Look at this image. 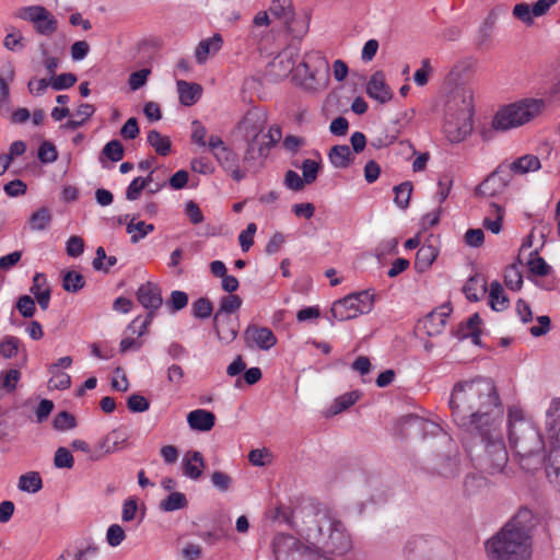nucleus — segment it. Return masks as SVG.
Instances as JSON below:
<instances>
[{"mask_svg": "<svg viewBox=\"0 0 560 560\" xmlns=\"http://www.w3.org/2000/svg\"><path fill=\"white\" fill-rule=\"evenodd\" d=\"M454 422L481 438L485 448L483 464L491 474L503 470L508 452L500 430L503 409L489 380L474 378L454 385L450 401Z\"/></svg>", "mask_w": 560, "mask_h": 560, "instance_id": "1", "label": "nucleus"}, {"mask_svg": "<svg viewBox=\"0 0 560 560\" xmlns=\"http://www.w3.org/2000/svg\"><path fill=\"white\" fill-rule=\"evenodd\" d=\"M303 535L312 546L313 556L326 560H341L353 548L351 535L343 523L327 510L317 511L307 521Z\"/></svg>", "mask_w": 560, "mask_h": 560, "instance_id": "2", "label": "nucleus"}, {"mask_svg": "<svg viewBox=\"0 0 560 560\" xmlns=\"http://www.w3.org/2000/svg\"><path fill=\"white\" fill-rule=\"evenodd\" d=\"M532 512L522 509L494 536L486 542L489 560H530Z\"/></svg>", "mask_w": 560, "mask_h": 560, "instance_id": "3", "label": "nucleus"}, {"mask_svg": "<svg viewBox=\"0 0 560 560\" xmlns=\"http://www.w3.org/2000/svg\"><path fill=\"white\" fill-rule=\"evenodd\" d=\"M509 422V442L515 455L520 457L521 465L529 469L524 464L525 459L540 463V452L544 448L541 435L534 423L524 417L523 410L517 406H511L508 409Z\"/></svg>", "mask_w": 560, "mask_h": 560, "instance_id": "4", "label": "nucleus"}, {"mask_svg": "<svg viewBox=\"0 0 560 560\" xmlns=\"http://www.w3.org/2000/svg\"><path fill=\"white\" fill-rule=\"evenodd\" d=\"M472 92L457 88L446 103L443 132L451 143L464 141L472 130Z\"/></svg>", "mask_w": 560, "mask_h": 560, "instance_id": "5", "label": "nucleus"}, {"mask_svg": "<svg viewBox=\"0 0 560 560\" xmlns=\"http://www.w3.org/2000/svg\"><path fill=\"white\" fill-rule=\"evenodd\" d=\"M546 102L542 98L526 97L502 106L493 117L492 127L506 131L528 124L544 112Z\"/></svg>", "mask_w": 560, "mask_h": 560, "instance_id": "6", "label": "nucleus"}, {"mask_svg": "<svg viewBox=\"0 0 560 560\" xmlns=\"http://www.w3.org/2000/svg\"><path fill=\"white\" fill-rule=\"evenodd\" d=\"M266 124V114L261 109L253 107L245 113L233 128L232 136L247 144L246 155H250L256 151L259 139H262V142H265V139L269 137V135H264Z\"/></svg>", "mask_w": 560, "mask_h": 560, "instance_id": "7", "label": "nucleus"}, {"mask_svg": "<svg viewBox=\"0 0 560 560\" xmlns=\"http://www.w3.org/2000/svg\"><path fill=\"white\" fill-rule=\"evenodd\" d=\"M373 302V295L369 291L349 294L334 302L330 310L331 316L339 322L357 318L362 314L370 313Z\"/></svg>", "mask_w": 560, "mask_h": 560, "instance_id": "8", "label": "nucleus"}, {"mask_svg": "<svg viewBox=\"0 0 560 560\" xmlns=\"http://www.w3.org/2000/svg\"><path fill=\"white\" fill-rule=\"evenodd\" d=\"M208 150L219 165L235 180L241 182L246 177V171L238 164L237 154L223 141L220 136L211 135L208 138Z\"/></svg>", "mask_w": 560, "mask_h": 560, "instance_id": "9", "label": "nucleus"}, {"mask_svg": "<svg viewBox=\"0 0 560 560\" xmlns=\"http://www.w3.org/2000/svg\"><path fill=\"white\" fill-rule=\"evenodd\" d=\"M275 560H311L314 558L312 546L303 545L289 534H278L272 540Z\"/></svg>", "mask_w": 560, "mask_h": 560, "instance_id": "10", "label": "nucleus"}, {"mask_svg": "<svg viewBox=\"0 0 560 560\" xmlns=\"http://www.w3.org/2000/svg\"><path fill=\"white\" fill-rule=\"evenodd\" d=\"M514 184V176L505 163L500 164L483 182L479 184L476 194L482 197H498Z\"/></svg>", "mask_w": 560, "mask_h": 560, "instance_id": "11", "label": "nucleus"}, {"mask_svg": "<svg viewBox=\"0 0 560 560\" xmlns=\"http://www.w3.org/2000/svg\"><path fill=\"white\" fill-rule=\"evenodd\" d=\"M20 16L34 24L37 32L43 35L52 34L57 30V21L54 15L42 5L23 8Z\"/></svg>", "mask_w": 560, "mask_h": 560, "instance_id": "12", "label": "nucleus"}, {"mask_svg": "<svg viewBox=\"0 0 560 560\" xmlns=\"http://www.w3.org/2000/svg\"><path fill=\"white\" fill-rule=\"evenodd\" d=\"M244 340L248 348L268 351L277 343V337L268 327L250 324L244 331Z\"/></svg>", "mask_w": 560, "mask_h": 560, "instance_id": "13", "label": "nucleus"}, {"mask_svg": "<svg viewBox=\"0 0 560 560\" xmlns=\"http://www.w3.org/2000/svg\"><path fill=\"white\" fill-rule=\"evenodd\" d=\"M557 1L558 0H538L533 5L526 2L516 3L512 13L518 21L526 25H532L534 23V16L538 18L545 15Z\"/></svg>", "mask_w": 560, "mask_h": 560, "instance_id": "14", "label": "nucleus"}, {"mask_svg": "<svg viewBox=\"0 0 560 560\" xmlns=\"http://www.w3.org/2000/svg\"><path fill=\"white\" fill-rule=\"evenodd\" d=\"M290 81L304 91L317 92L327 86L329 72H293Z\"/></svg>", "mask_w": 560, "mask_h": 560, "instance_id": "15", "label": "nucleus"}, {"mask_svg": "<svg viewBox=\"0 0 560 560\" xmlns=\"http://www.w3.org/2000/svg\"><path fill=\"white\" fill-rule=\"evenodd\" d=\"M137 299L139 303L147 310L149 314H154L162 305V295L160 288L151 282L141 284L137 290Z\"/></svg>", "mask_w": 560, "mask_h": 560, "instance_id": "16", "label": "nucleus"}, {"mask_svg": "<svg viewBox=\"0 0 560 560\" xmlns=\"http://www.w3.org/2000/svg\"><path fill=\"white\" fill-rule=\"evenodd\" d=\"M513 176H526L541 168L540 159L532 153L521 155L510 162H505Z\"/></svg>", "mask_w": 560, "mask_h": 560, "instance_id": "17", "label": "nucleus"}, {"mask_svg": "<svg viewBox=\"0 0 560 560\" xmlns=\"http://www.w3.org/2000/svg\"><path fill=\"white\" fill-rule=\"evenodd\" d=\"M366 94L369 97L385 104L392 100L393 93L382 72H375L366 83Z\"/></svg>", "mask_w": 560, "mask_h": 560, "instance_id": "18", "label": "nucleus"}, {"mask_svg": "<svg viewBox=\"0 0 560 560\" xmlns=\"http://www.w3.org/2000/svg\"><path fill=\"white\" fill-rule=\"evenodd\" d=\"M183 474L191 480H198L205 469L203 456L198 451H188L182 460Z\"/></svg>", "mask_w": 560, "mask_h": 560, "instance_id": "19", "label": "nucleus"}, {"mask_svg": "<svg viewBox=\"0 0 560 560\" xmlns=\"http://www.w3.org/2000/svg\"><path fill=\"white\" fill-rule=\"evenodd\" d=\"M129 433L124 428L112 430L101 442L100 448L105 454H113L124 450L127 446Z\"/></svg>", "mask_w": 560, "mask_h": 560, "instance_id": "20", "label": "nucleus"}, {"mask_svg": "<svg viewBox=\"0 0 560 560\" xmlns=\"http://www.w3.org/2000/svg\"><path fill=\"white\" fill-rule=\"evenodd\" d=\"M300 61L299 49L296 47L289 46L279 52L269 66L272 68H280L281 70H300Z\"/></svg>", "mask_w": 560, "mask_h": 560, "instance_id": "21", "label": "nucleus"}, {"mask_svg": "<svg viewBox=\"0 0 560 560\" xmlns=\"http://www.w3.org/2000/svg\"><path fill=\"white\" fill-rule=\"evenodd\" d=\"M187 422L190 429L207 432L214 427L215 417L211 411L206 409H196L188 413Z\"/></svg>", "mask_w": 560, "mask_h": 560, "instance_id": "22", "label": "nucleus"}, {"mask_svg": "<svg viewBox=\"0 0 560 560\" xmlns=\"http://www.w3.org/2000/svg\"><path fill=\"white\" fill-rule=\"evenodd\" d=\"M544 243L538 241L533 252L523 260L527 266L529 273L534 276L545 277L549 275L551 267L538 255V250L542 247Z\"/></svg>", "mask_w": 560, "mask_h": 560, "instance_id": "23", "label": "nucleus"}, {"mask_svg": "<svg viewBox=\"0 0 560 560\" xmlns=\"http://www.w3.org/2000/svg\"><path fill=\"white\" fill-rule=\"evenodd\" d=\"M222 37L220 34H214L212 37L201 40L195 50V57L199 65L206 62V60L217 54L222 46Z\"/></svg>", "mask_w": 560, "mask_h": 560, "instance_id": "24", "label": "nucleus"}, {"mask_svg": "<svg viewBox=\"0 0 560 560\" xmlns=\"http://www.w3.org/2000/svg\"><path fill=\"white\" fill-rule=\"evenodd\" d=\"M504 214L505 210L502 206L491 202L483 218L482 226L493 234H499L502 230Z\"/></svg>", "mask_w": 560, "mask_h": 560, "instance_id": "25", "label": "nucleus"}, {"mask_svg": "<svg viewBox=\"0 0 560 560\" xmlns=\"http://www.w3.org/2000/svg\"><path fill=\"white\" fill-rule=\"evenodd\" d=\"M487 292V282L478 273L470 276L463 287V293L471 302L479 301Z\"/></svg>", "mask_w": 560, "mask_h": 560, "instance_id": "26", "label": "nucleus"}, {"mask_svg": "<svg viewBox=\"0 0 560 560\" xmlns=\"http://www.w3.org/2000/svg\"><path fill=\"white\" fill-rule=\"evenodd\" d=\"M214 329L219 340L225 345L234 341L238 334V325L231 317H221L220 320H214Z\"/></svg>", "mask_w": 560, "mask_h": 560, "instance_id": "27", "label": "nucleus"}, {"mask_svg": "<svg viewBox=\"0 0 560 560\" xmlns=\"http://www.w3.org/2000/svg\"><path fill=\"white\" fill-rule=\"evenodd\" d=\"M177 92L179 94V102L184 106H191L200 98L202 88L197 83H188L186 81L178 80Z\"/></svg>", "mask_w": 560, "mask_h": 560, "instance_id": "28", "label": "nucleus"}, {"mask_svg": "<svg viewBox=\"0 0 560 560\" xmlns=\"http://www.w3.org/2000/svg\"><path fill=\"white\" fill-rule=\"evenodd\" d=\"M439 255V249L432 244H422L416 255L415 266L420 272L427 271Z\"/></svg>", "mask_w": 560, "mask_h": 560, "instance_id": "29", "label": "nucleus"}, {"mask_svg": "<svg viewBox=\"0 0 560 560\" xmlns=\"http://www.w3.org/2000/svg\"><path fill=\"white\" fill-rule=\"evenodd\" d=\"M152 223L138 221L136 215L131 217L126 226V232L130 235L131 243L136 244L154 231Z\"/></svg>", "mask_w": 560, "mask_h": 560, "instance_id": "30", "label": "nucleus"}, {"mask_svg": "<svg viewBox=\"0 0 560 560\" xmlns=\"http://www.w3.org/2000/svg\"><path fill=\"white\" fill-rule=\"evenodd\" d=\"M489 305L495 312H502L510 305V301L499 281H493L490 284Z\"/></svg>", "mask_w": 560, "mask_h": 560, "instance_id": "31", "label": "nucleus"}, {"mask_svg": "<svg viewBox=\"0 0 560 560\" xmlns=\"http://www.w3.org/2000/svg\"><path fill=\"white\" fill-rule=\"evenodd\" d=\"M328 159L336 168H346L352 160V152L347 144L334 145L328 152Z\"/></svg>", "mask_w": 560, "mask_h": 560, "instance_id": "32", "label": "nucleus"}, {"mask_svg": "<svg viewBox=\"0 0 560 560\" xmlns=\"http://www.w3.org/2000/svg\"><path fill=\"white\" fill-rule=\"evenodd\" d=\"M314 159H305L300 166L302 171V177L307 185H311L316 180L322 168L320 154L316 151L314 152Z\"/></svg>", "mask_w": 560, "mask_h": 560, "instance_id": "33", "label": "nucleus"}, {"mask_svg": "<svg viewBox=\"0 0 560 560\" xmlns=\"http://www.w3.org/2000/svg\"><path fill=\"white\" fill-rule=\"evenodd\" d=\"M242 300L238 295L229 294L220 300L218 312L214 314L213 320L218 322L221 317H230L231 314L240 310Z\"/></svg>", "mask_w": 560, "mask_h": 560, "instance_id": "34", "label": "nucleus"}, {"mask_svg": "<svg viewBox=\"0 0 560 560\" xmlns=\"http://www.w3.org/2000/svg\"><path fill=\"white\" fill-rule=\"evenodd\" d=\"M18 488L22 492L36 493L43 488V480L37 471H28L20 476Z\"/></svg>", "mask_w": 560, "mask_h": 560, "instance_id": "35", "label": "nucleus"}, {"mask_svg": "<svg viewBox=\"0 0 560 560\" xmlns=\"http://www.w3.org/2000/svg\"><path fill=\"white\" fill-rule=\"evenodd\" d=\"M495 21L497 13L494 10H491L478 30L477 43L480 47H485L490 44Z\"/></svg>", "mask_w": 560, "mask_h": 560, "instance_id": "36", "label": "nucleus"}, {"mask_svg": "<svg viewBox=\"0 0 560 560\" xmlns=\"http://www.w3.org/2000/svg\"><path fill=\"white\" fill-rule=\"evenodd\" d=\"M299 66L304 70H328V61L320 51H311L300 61Z\"/></svg>", "mask_w": 560, "mask_h": 560, "instance_id": "37", "label": "nucleus"}, {"mask_svg": "<svg viewBox=\"0 0 560 560\" xmlns=\"http://www.w3.org/2000/svg\"><path fill=\"white\" fill-rule=\"evenodd\" d=\"M148 143L160 155H167L171 152V140L167 136H163L158 130H151L147 137Z\"/></svg>", "mask_w": 560, "mask_h": 560, "instance_id": "38", "label": "nucleus"}, {"mask_svg": "<svg viewBox=\"0 0 560 560\" xmlns=\"http://www.w3.org/2000/svg\"><path fill=\"white\" fill-rule=\"evenodd\" d=\"M269 12L284 24L294 14L291 0H272Z\"/></svg>", "mask_w": 560, "mask_h": 560, "instance_id": "39", "label": "nucleus"}, {"mask_svg": "<svg viewBox=\"0 0 560 560\" xmlns=\"http://www.w3.org/2000/svg\"><path fill=\"white\" fill-rule=\"evenodd\" d=\"M188 504L187 498L183 492H172L160 502V509L164 512H174L185 509Z\"/></svg>", "mask_w": 560, "mask_h": 560, "instance_id": "40", "label": "nucleus"}, {"mask_svg": "<svg viewBox=\"0 0 560 560\" xmlns=\"http://www.w3.org/2000/svg\"><path fill=\"white\" fill-rule=\"evenodd\" d=\"M504 283L512 291L521 290L523 285V275L518 265L512 264L505 268Z\"/></svg>", "mask_w": 560, "mask_h": 560, "instance_id": "41", "label": "nucleus"}, {"mask_svg": "<svg viewBox=\"0 0 560 560\" xmlns=\"http://www.w3.org/2000/svg\"><path fill=\"white\" fill-rule=\"evenodd\" d=\"M21 372L18 369H10L0 372V388L7 393H13L21 380Z\"/></svg>", "mask_w": 560, "mask_h": 560, "instance_id": "42", "label": "nucleus"}, {"mask_svg": "<svg viewBox=\"0 0 560 560\" xmlns=\"http://www.w3.org/2000/svg\"><path fill=\"white\" fill-rule=\"evenodd\" d=\"M412 192V184L410 182H404L394 187V202L399 209H407Z\"/></svg>", "mask_w": 560, "mask_h": 560, "instance_id": "43", "label": "nucleus"}, {"mask_svg": "<svg viewBox=\"0 0 560 560\" xmlns=\"http://www.w3.org/2000/svg\"><path fill=\"white\" fill-rule=\"evenodd\" d=\"M22 347V341L14 336H5L0 341V355L4 359H12L18 355Z\"/></svg>", "mask_w": 560, "mask_h": 560, "instance_id": "44", "label": "nucleus"}, {"mask_svg": "<svg viewBox=\"0 0 560 560\" xmlns=\"http://www.w3.org/2000/svg\"><path fill=\"white\" fill-rule=\"evenodd\" d=\"M284 26L294 38L303 37L308 31V18L305 15L300 19H295L294 14L289 19Z\"/></svg>", "mask_w": 560, "mask_h": 560, "instance_id": "45", "label": "nucleus"}, {"mask_svg": "<svg viewBox=\"0 0 560 560\" xmlns=\"http://www.w3.org/2000/svg\"><path fill=\"white\" fill-rule=\"evenodd\" d=\"M447 314L445 312H431L425 322L424 326L428 328L429 335H434L440 332L441 328L444 327L446 323Z\"/></svg>", "mask_w": 560, "mask_h": 560, "instance_id": "46", "label": "nucleus"}, {"mask_svg": "<svg viewBox=\"0 0 560 560\" xmlns=\"http://www.w3.org/2000/svg\"><path fill=\"white\" fill-rule=\"evenodd\" d=\"M37 158L43 164H51L58 159L56 145L50 141H43L37 151Z\"/></svg>", "mask_w": 560, "mask_h": 560, "instance_id": "47", "label": "nucleus"}, {"mask_svg": "<svg viewBox=\"0 0 560 560\" xmlns=\"http://www.w3.org/2000/svg\"><path fill=\"white\" fill-rule=\"evenodd\" d=\"M51 221L50 212L47 208H40L35 211L30 218V224L32 230L43 231Z\"/></svg>", "mask_w": 560, "mask_h": 560, "instance_id": "48", "label": "nucleus"}, {"mask_svg": "<svg viewBox=\"0 0 560 560\" xmlns=\"http://www.w3.org/2000/svg\"><path fill=\"white\" fill-rule=\"evenodd\" d=\"M84 278L77 271H68L62 279V287L68 292H78L84 287Z\"/></svg>", "mask_w": 560, "mask_h": 560, "instance_id": "49", "label": "nucleus"}, {"mask_svg": "<svg viewBox=\"0 0 560 560\" xmlns=\"http://www.w3.org/2000/svg\"><path fill=\"white\" fill-rule=\"evenodd\" d=\"M358 399L359 394L357 392H350L339 396L331 407V413L337 415L342 412L343 410L354 405Z\"/></svg>", "mask_w": 560, "mask_h": 560, "instance_id": "50", "label": "nucleus"}, {"mask_svg": "<svg viewBox=\"0 0 560 560\" xmlns=\"http://www.w3.org/2000/svg\"><path fill=\"white\" fill-rule=\"evenodd\" d=\"M212 304L206 298H199L191 305V313L196 318L206 319L212 313Z\"/></svg>", "mask_w": 560, "mask_h": 560, "instance_id": "51", "label": "nucleus"}, {"mask_svg": "<svg viewBox=\"0 0 560 560\" xmlns=\"http://www.w3.org/2000/svg\"><path fill=\"white\" fill-rule=\"evenodd\" d=\"M51 80V89L55 91H62L69 89L77 82L75 75L71 72H62L59 75H55V73L50 77Z\"/></svg>", "mask_w": 560, "mask_h": 560, "instance_id": "52", "label": "nucleus"}, {"mask_svg": "<svg viewBox=\"0 0 560 560\" xmlns=\"http://www.w3.org/2000/svg\"><path fill=\"white\" fill-rule=\"evenodd\" d=\"M15 307L25 318L33 317L36 312L35 302L30 295H21L16 301Z\"/></svg>", "mask_w": 560, "mask_h": 560, "instance_id": "53", "label": "nucleus"}, {"mask_svg": "<svg viewBox=\"0 0 560 560\" xmlns=\"http://www.w3.org/2000/svg\"><path fill=\"white\" fill-rule=\"evenodd\" d=\"M191 141L200 148H208L207 129L199 120L191 122Z\"/></svg>", "mask_w": 560, "mask_h": 560, "instance_id": "54", "label": "nucleus"}, {"mask_svg": "<svg viewBox=\"0 0 560 560\" xmlns=\"http://www.w3.org/2000/svg\"><path fill=\"white\" fill-rule=\"evenodd\" d=\"M153 318L152 314H148L144 318L136 317L127 327V331L138 337L143 336L147 332L149 325Z\"/></svg>", "mask_w": 560, "mask_h": 560, "instance_id": "55", "label": "nucleus"}, {"mask_svg": "<svg viewBox=\"0 0 560 560\" xmlns=\"http://www.w3.org/2000/svg\"><path fill=\"white\" fill-rule=\"evenodd\" d=\"M257 231L255 223H248L246 229L238 235V242L242 250L247 253L254 244V235Z\"/></svg>", "mask_w": 560, "mask_h": 560, "instance_id": "56", "label": "nucleus"}, {"mask_svg": "<svg viewBox=\"0 0 560 560\" xmlns=\"http://www.w3.org/2000/svg\"><path fill=\"white\" fill-rule=\"evenodd\" d=\"M126 538L124 528L118 524H113L107 528L106 541L110 547H118Z\"/></svg>", "mask_w": 560, "mask_h": 560, "instance_id": "57", "label": "nucleus"}, {"mask_svg": "<svg viewBox=\"0 0 560 560\" xmlns=\"http://www.w3.org/2000/svg\"><path fill=\"white\" fill-rule=\"evenodd\" d=\"M74 464L71 452L66 447L57 448L54 457V465L57 468H72Z\"/></svg>", "mask_w": 560, "mask_h": 560, "instance_id": "58", "label": "nucleus"}, {"mask_svg": "<svg viewBox=\"0 0 560 560\" xmlns=\"http://www.w3.org/2000/svg\"><path fill=\"white\" fill-rule=\"evenodd\" d=\"M3 45L9 50L19 51L24 48L25 39L19 30H13L7 34Z\"/></svg>", "mask_w": 560, "mask_h": 560, "instance_id": "59", "label": "nucleus"}, {"mask_svg": "<svg viewBox=\"0 0 560 560\" xmlns=\"http://www.w3.org/2000/svg\"><path fill=\"white\" fill-rule=\"evenodd\" d=\"M13 81V73L0 75V110L9 108L10 83Z\"/></svg>", "mask_w": 560, "mask_h": 560, "instance_id": "60", "label": "nucleus"}, {"mask_svg": "<svg viewBox=\"0 0 560 560\" xmlns=\"http://www.w3.org/2000/svg\"><path fill=\"white\" fill-rule=\"evenodd\" d=\"M103 154L113 162H118L124 156V148L118 140H112L103 148Z\"/></svg>", "mask_w": 560, "mask_h": 560, "instance_id": "61", "label": "nucleus"}, {"mask_svg": "<svg viewBox=\"0 0 560 560\" xmlns=\"http://www.w3.org/2000/svg\"><path fill=\"white\" fill-rule=\"evenodd\" d=\"M75 427V419L67 411L59 412L54 419V428L59 431H67Z\"/></svg>", "mask_w": 560, "mask_h": 560, "instance_id": "62", "label": "nucleus"}, {"mask_svg": "<svg viewBox=\"0 0 560 560\" xmlns=\"http://www.w3.org/2000/svg\"><path fill=\"white\" fill-rule=\"evenodd\" d=\"M550 100H560V72H555L542 92Z\"/></svg>", "mask_w": 560, "mask_h": 560, "instance_id": "63", "label": "nucleus"}, {"mask_svg": "<svg viewBox=\"0 0 560 560\" xmlns=\"http://www.w3.org/2000/svg\"><path fill=\"white\" fill-rule=\"evenodd\" d=\"M67 255L73 258L81 256L84 252V242L82 237L72 235L66 243Z\"/></svg>", "mask_w": 560, "mask_h": 560, "instance_id": "64", "label": "nucleus"}]
</instances>
